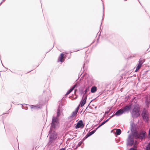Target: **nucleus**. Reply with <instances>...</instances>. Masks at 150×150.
Here are the masks:
<instances>
[{"label": "nucleus", "mask_w": 150, "mask_h": 150, "mask_svg": "<svg viewBox=\"0 0 150 150\" xmlns=\"http://www.w3.org/2000/svg\"><path fill=\"white\" fill-rule=\"evenodd\" d=\"M64 56V54L63 53H61L60 55V57L59 58L58 60H59V61L61 62H62L64 61V60L63 59V57Z\"/></svg>", "instance_id": "obj_15"}, {"label": "nucleus", "mask_w": 150, "mask_h": 150, "mask_svg": "<svg viewBox=\"0 0 150 150\" xmlns=\"http://www.w3.org/2000/svg\"><path fill=\"white\" fill-rule=\"evenodd\" d=\"M24 105H22V108L23 109L27 110L28 109V108L27 107H26V105L25 104H24Z\"/></svg>", "instance_id": "obj_22"}, {"label": "nucleus", "mask_w": 150, "mask_h": 150, "mask_svg": "<svg viewBox=\"0 0 150 150\" xmlns=\"http://www.w3.org/2000/svg\"><path fill=\"white\" fill-rule=\"evenodd\" d=\"M146 150H150V142L148 144L147 146L146 147Z\"/></svg>", "instance_id": "obj_20"}, {"label": "nucleus", "mask_w": 150, "mask_h": 150, "mask_svg": "<svg viewBox=\"0 0 150 150\" xmlns=\"http://www.w3.org/2000/svg\"><path fill=\"white\" fill-rule=\"evenodd\" d=\"M129 150H137L136 149L134 148H132L130 149Z\"/></svg>", "instance_id": "obj_32"}, {"label": "nucleus", "mask_w": 150, "mask_h": 150, "mask_svg": "<svg viewBox=\"0 0 150 150\" xmlns=\"http://www.w3.org/2000/svg\"><path fill=\"white\" fill-rule=\"evenodd\" d=\"M149 136H150V128L149 129Z\"/></svg>", "instance_id": "obj_34"}, {"label": "nucleus", "mask_w": 150, "mask_h": 150, "mask_svg": "<svg viewBox=\"0 0 150 150\" xmlns=\"http://www.w3.org/2000/svg\"><path fill=\"white\" fill-rule=\"evenodd\" d=\"M28 105L30 106L31 108L32 109H37L39 108H40V107H38L36 105Z\"/></svg>", "instance_id": "obj_17"}, {"label": "nucleus", "mask_w": 150, "mask_h": 150, "mask_svg": "<svg viewBox=\"0 0 150 150\" xmlns=\"http://www.w3.org/2000/svg\"><path fill=\"white\" fill-rule=\"evenodd\" d=\"M113 116V115H112L108 119L104 121L105 122V123L106 122H107L110 118H111V117H112Z\"/></svg>", "instance_id": "obj_23"}, {"label": "nucleus", "mask_w": 150, "mask_h": 150, "mask_svg": "<svg viewBox=\"0 0 150 150\" xmlns=\"http://www.w3.org/2000/svg\"><path fill=\"white\" fill-rule=\"evenodd\" d=\"M108 112H105V113H108Z\"/></svg>", "instance_id": "obj_36"}, {"label": "nucleus", "mask_w": 150, "mask_h": 150, "mask_svg": "<svg viewBox=\"0 0 150 150\" xmlns=\"http://www.w3.org/2000/svg\"><path fill=\"white\" fill-rule=\"evenodd\" d=\"M146 103L147 106H148L149 105V103L148 101H146Z\"/></svg>", "instance_id": "obj_31"}, {"label": "nucleus", "mask_w": 150, "mask_h": 150, "mask_svg": "<svg viewBox=\"0 0 150 150\" xmlns=\"http://www.w3.org/2000/svg\"><path fill=\"white\" fill-rule=\"evenodd\" d=\"M124 111L122 110V109H121L117 110L115 113L114 112V114L113 115V116L115 115L117 116H118L122 115Z\"/></svg>", "instance_id": "obj_11"}, {"label": "nucleus", "mask_w": 150, "mask_h": 150, "mask_svg": "<svg viewBox=\"0 0 150 150\" xmlns=\"http://www.w3.org/2000/svg\"><path fill=\"white\" fill-rule=\"evenodd\" d=\"M87 95H86L84 97H82V98L80 103L81 107H83L86 103L87 99Z\"/></svg>", "instance_id": "obj_10"}, {"label": "nucleus", "mask_w": 150, "mask_h": 150, "mask_svg": "<svg viewBox=\"0 0 150 150\" xmlns=\"http://www.w3.org/2000/svg\"><path fill=\"white\" fill-rule=\"evenodd\" d=\"M66 148H62L61 149H60L59 150H65Z\"/></svg>", "instance_id": "obj_33"}, {"label": "nucleus", "mask_w": 150, "mask_h": 150, "mask_svg": "<svg viewBox=\"0 0 150 150\" xmlns=\"http://www.w3.org/2000/svg\"><path fill=\"white\" fill-rule=\"evenodd\" d=\"M101 126H102L100 124L95 129H94V130H96V131L97 130V129L99 127H100Z\"/></svg>", "instance_id": "obj_27"}, {"label": "nucleus", "mask_w": 150, "mask_h": 150, "mask_svg": "<svg viewBox=\"0 0 150 150\" xmlns=\"http://www.w3.org/2000/svg\"><path fill=\"white\" fill-rule=\"evenodd\" d=\"M84 126L82 121L80 120L78 122L77 125L75 126V128L76 129H78L80 127L83 128Z\"/></svg>", "instance_id": "obj_9"}, {"label": "nucleus", "mask_w": 150, "mask_h": 150, "mask_svg": "<svg viewBox=\"0 0 150 150\" xmlns=\"http://www.w3.org/2000/svg\"><path fill=\"white\" fill-rule=\"evenodd\" d=\"M96 132V130H93V131L88 133L86 136L84 138L85 139H86L89 136L91 135L92 134H93L95 132Z\"/></svg>", "instance_id": "obj_13"}, {"label": "nucleus", "mask_w": 150, "mask_h": 150, "mask_svg": "<svg viewBox=\"0 0 150 150\" xmlns=\"http://www.w3.org/2000/svg\"><path fill=\"white\" fill-rule=\"evenodd\" d=\"M132 135L135 139H143L146 138V133L144 131L137 132L136 129L132 127L131 129Z\"/></svg>", "instance_id": "obj_1"}, {"label": "nucleus", "mask_w": 150, "mask_h": 150, "mask_svg": "<svg viewBox=\"0 0 150 150\" xmlns=\"http://www.w3.org/2000/svg\"><path fill=\"white\" fill-rule=\"evenodd\" d=\"M105 123V121H104L102 123H101L100 124L101 125V126L103 125Z\"/></svg>", "instance_id": "obj_30"}, {"label": "nucleus", "mask_w": 150, "mask_h": 150, "mask_svg": "<svg viewBox=\"0 0 150 150\" xmlns=\"http://www.w3.org/2000/svg\"><path fill=\"white\" fill-rule=\"evenodd\" d=\"M76 84L74 85L71 88L69 91H67V93L65 95H67L69 94L76 87Z\"/></svg>", "instance_id": "obj_14"}, {"label": "nucleus", "mask_w": 150, "mask_h": 150, "mask_svg": "<svg viewBox=\"0 0 150 150\" xmlns=\"http://www.w3.org/2000/svg\"><path fill=\"white\" fill-rule=\"evenodd\" d=\"M2 2H1L0 3V6L1 4H2Z\"/></svg>", "instance_id": "obj_35"}, {"label": "nucleus", "mask_w": 150, "mask_h": 150, "mask_svg": "<svg viewBox=\"0 0 150 150\" xmlns=\"http://www.w3.org/2000/svg\"><path fill=\"white\" fill-rule=\"evenodd\" d=\"M142 115L144 120L145 122H148L149 117L148 112L146 111H143L142 114Z\"/></svg>", "instance_id": "obj_6"}, {"label": "nucleus", "mask_w": 150, "mask_h": 150, "mask_svg": "<svg viewBox=\"0 0 150 150\" xmlns=\"http://www.w3.org/2000/svg\"><path fill=\"white\" fill-rule=\"evenodd\" d=\"M60 110L61 109L60 107H59L57 111V116L56 117L57 118H58L60 115Z\"/></svg>", "instance_id": "obj_18"}, {"label": "nucleus", "mask_w": 150, "mask_h": 150, "mask_svg": "<svg viewBox=\"0 0 150 150\" xmlns=\"http://www.w3.org/2000/svg\"><path fill=\"white\" fill-rule=\"evenodd\" d=\"M132 105V104H131L128 106H126L122 109V110L124 111V113L130 110L131 108Z\"/></svg>", "instance_id": "obj_12"}, {"label": "nucleus", "mask_w": 150, "mask_h": 150, "mask_svg": "<svg viewBox=\"0 0 150 150\" xmlns=\"http://www.w3.org/2000/svg\"><path fill=\"white\" fill-rule=\"evenodd\" d=\"M131 137V135H129L128 137V138L127 140V144L130 146H132L134 143L133 138H132Z\"/></svg>", "instance_id": "obj_7"}, {"label": "nucleus", "mask_w": 150, "mask_h": 150, "mask_svg": "<svg viewBox=\"0 0 150 150\" xmlns=\"http://www.w3.org/2000/svg\"><path fill=\"white\" fill-rule=\"evenodd\" d=\"M139 105L137 104L134 105L131 114L132 117L135 118L138 117L140 115Z\"/></svg>", "instance_id": "obj_2"}, {"label": "nucleus", "mask_w": 150, "mask_h": 150, "mask_svg": "<svg viewBox=\"0 0 150 150\" xmlns=\"http://www.w3.org/2000/svg\"><path fill=\"white\" fill-rule=\"evenodd\" d=\"M85 65V63H84V64H83V67H84V65Z\"/></svg>", "instance_id": "obj_38"}, {"label": "nucleus", "mask_w": 150, "mask_h": 150, "mask_svg": "<svg viewBox=\"0 0 150 150\" xmlns=\"http://www.w3.org/2000/svg\"><path fill=\"white\" fill-rule=\"evenodd\" d=\"M101 126H102L100 124L95 129H94V130H96V131L97 130V129L99 127H100Z\"/></svg>", "instance_id": "obj_26"}, {"label": "nucleus", "mask_w": 150, "mask_h": 150, "mask_svg": "<svg viewBox=\"0 0 150 150\" xmlns=\"http://www.w3.org/2000/svg\"><path fill=\"white\" fill-rule=\"evenodd\" d=\"M121 133V131L120 129H117L116 131V134L117 135H120Z\"/></svg>", "instance_id": "obj_19"}, {"label": "nucleus", "mask_w": 150, "mask_h": 150, "mask_svg": "<svg viewBox=\"0 0 150 150\" xmlns=\"http://www.w3.org/2000/svg\"><path fill=\"white\" fill-rule=\"evenodd\" d=\"M76 90V89H75V91Z\"/></svg>", "instance_id": "obj_39"}, {"label": "nucleus", "mask_w": 150, "mask_h": 150, "mask_svg": "<svg viewBox=\"0 0 150 150\" xmlns=\"http://www.w3.org/2000/svg\"><path fill=\"white\" fill-rule=\"evenodd\" d=\"M82 143H83V142H80L79 143V144H78V145L79 146H81V144H82Z\"/></svg>", "instance_id": "obj_29"}, {"label": "nucleus", "mask_w": 150, "mask_h": 150, "mask_svg": "<svg viewBox=\"0 0 150 150\" xmlns=\"http://www.w3.org/2000/svg\"><path fill=\"white\" fill-rule=\"evenodd\" d=\"M6 0H3L2 1V3L4 1H5Z\"/></svg>", "instance_id": "obj_37"}, {"label": "nucleus", "mask_w": 150, "mask_h": 150, "mask_svg": "<svg viewBox=\"0 0 150 150\" xmlns=\"http://www.w3.org/2000/svg\"><path fill=\"white\" fill-rule=\"evenodd\" d=\"M89 90V88L88 87L86 88L85 91V93L83 94V97H84L86 93L87 92V91Z\"/></svg>", "instance_id": "obj_21"}, {"label": "nucleus", "mask_w": 150, "mask_h": 150, "mask_svg": "<svg viewBox=\"0 0 150 150\" xmlns=\"http://www.w3.org/2000/svg\"><path fill=\"white\" fill-rule=\"evenodd\" d=\"M49 140L48 144L50 145L57 138V134L54 130L51 129L49 131Z\"/></svg>", "instance_id": "obj_4"}, {"label": "nucleus", "mask_w": 150, "mask_h": 150, "mask_svg": "<svg viewBox=\"0 0 150 150\" xmlns=\"http://www.w3.org/2000/svg\"><path fill=\"white\" fill-rule=\"evenodd\" d=\"M97 90V87L95 86H93L91 89V92L92 93H95Z\"/></svg>", "instance_id": "obj_16"}, {"label": "nucleus", "mask_w": 150, "mask_h": 150, "mask_svg": "<svg viewBox=\"0 0 150 150\" xmlns=\"http://www.w3.org/2000/svg\"><path fill=\"white\" fill-rule=\"evenodd\" d=\"M101 126H102L100 124L95 129H94V130H96V131L97 130V129L99 127H100Z\"/></svg>", "instance_id": "obj_25"}, {"label": "nucleus", "mask_w": 150, "mask_h": 150, "mask_svg": "<svg viewBox=\"0 0 150 150\" xmlns=\"http://www.w3.org/2000/svg\"><path fill=\"white\" fill-rule=\"evenodd\" d=\"M101 126H102L100 124L95 129H94V130H96V131L97 130V129L99 127H100Z\"/></svg>", "instance_id": "obj_24"}, {"label": "nucleus", "mask_w": 150, "mask_h": 150, "mask_svg": "<svg viewBox=\"0 0 150 150\" xmlns=\"http://www.w3.org/2000/svg\"><path fill=\"white\" fill-rule=\"evenodd\" d=\"M101 126H102L100 124L95 129H94V130H96V131L97 130V129L99 127H100Z\"/></svg>", "instance_id": "obj_28"}, {"label": "nucleus", "mask_w": 150, "mask_h": 150, "mask_svg": "<svg viewBox=\"0 0 150 150\" xmlns=\"http://www.w3.org/2000/svg\"><path fill=\"white\" fill-rule=\"evenodd\" d=\"M145 61V59L144 58H141L139 60L138 64H137L136 66V69L135 71V72L138 71L139 69L141 67Z\"/></svg>", "instance_id": "obj_5"}, {"label": "nucleus", "mask_w": 150, "mask_h": 150, "mask_svg": "<svg viewBox=\"0 0 150 150\" xmlns=\"http://www.w3.org/2000/svg\"><path fill=\"white\" fill-rule=\"evenodd\" d=\"M79 108V106H78L75 109V110L71 114L70 116L68 117L69 119L73 118L77 114L78 112Z\"/></svg>", "instance_id": "obj_8"}, {"label": "nucleus", "mask_w": 150, "mask_h": 150, "mask_svg": "<svg viewBox=\"0 0 150 150\" xmlns=\"http://www.w3.org/2000/svg\"><path fill=\"white\" fill-rule=\"evenodd\" d=\"M59 126V119L57 117H53L50 129L54 130L58 128Z\"/></svg>", "instance_id": "obj_3"}]
</instances>
